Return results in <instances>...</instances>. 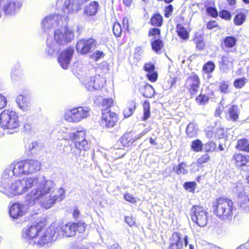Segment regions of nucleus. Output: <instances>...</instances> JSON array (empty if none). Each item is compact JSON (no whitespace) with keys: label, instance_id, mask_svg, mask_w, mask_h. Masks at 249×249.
Segmentation results:
<instances>
[{"label":"nucleus","instance_id":"f257e3e1","mask_svg":"<svg viewBox=\"0 0 249 249\" xmlns=\"http://www.w3.org/2000/svg\"><path fill=\"white\" fill-rule=\"evenodd\" d=\"M8 186L7 181H5L0 186L1 190L8 197L21 195L34 187L28 192L25 197L26 204L33 206L36 202L40 199L42 206L46 209H49L56 201H60L65 197V191L60 187L58 190L57 195H52L55 187L53 180L47 179L44 176L25 178L21 181H18L13 184L10 189L6 188Z\"/></svg>","mask_w":249,"mask_h":249},{"label":"nucleus","instance_id":"f03ea898","mask_svg":"<svg viewBox=\"0 0 249 249\" xmlns=\"http://www.w3.org/2000/svg\"><path fill=\"white\" fill-rule=\"evenodd\" d=\"M73 30L68 26H59L55 29L53 40L48 38L46 41V53L50 56L55 55L59 51L60 46L71 42L74 38Z\"/></svg>","mask_w":249,"mask_h":249},{"label":"nucleus","instance_id":"7ed1b4c3","mask_svg":"<svg viewBox=\"0 0 249 249\" xmlns=\"http://www.w3.org/2000/svg\"><path fill=\"white\" fill-rule=\"evenodd\" d=\"M213 213L220 219L231 220L233 216V202L227 198L219 197L213 202Z\"/></svg>","mask_w":249,"mask_h":249},{"label":"nucleus","instance_id":"20e7f679","mask_svg":"<svg viewBox=\"0 0 249 249\" xmlns=\"http://www.w3.org/2000/svg\"><path fill=\"white\" fill-rule=\"evenodd\" d=\"M53 224L56 231V237L58 239L73 236L76 231L82 233L85 231L86 227V224L82 221L69 222L64 225L56 222L53 223Z\"/></svg>","mask_w":249,"mask_h":249},{"label":"nucleus","instance_id":"39448f33","mask_svg":"<svg viewBox=\"0 0 249 249\" xmlns=\"http://www.w3.org/2000/svg\"><path fill=\"white\" fill-rule=\"evenodd\" d=\"M1 127L5 129L14 130L20 125L18 113L11 109H5L0 114Z\"/></svg>","mask_w":249,"mask_h":249},{"label":"nucleus","instance_id":"423d86ee","mask_svg":"<svg viewBox=\"0 0 249 249\" xmlns=\"http://www.w3.org/2000/svg\"><path fill=\"white\" fill-rule=\"evenodd\" d=\"M58 239L56 237V231L53 223L49 227L43 230H40L37 238H35V244L39 247H43L51 244L52 242Z\"/></svg>","mask_w":249,"mask_h":249},{"label":"nucleus","instance_id":"0eeeda50","mask_svg":"<svg viewBox=\"0 0 249 249\" xmlns=\"http://www.w3.org/2000/svg\"><path fill=\"white\" fill-rule=\"evenodd\" d=\"M85 137V132L82 130L67 133L64 136V139L73 141L75 148L80 151H87L89 148V144Z\"/></svg>","mask_w":249,"mask_h":249},{"label":"nucleus","instance_id":"6e6552de","mask_svg":"<svg viewBox=\"0 0 249 249\" xmlns=\"http://www.w3.org/2000/svg\"><path fill=\"white\" fill-rule=\"evenodd\" d=\"M90 115V109L87 107H79L65 111L64 119L70 123H78Z\"/></svg>","mask_w":249,"mask_h":249},{"label":"nucleus","instance_id":"1a4fd4ad","mask_svg":"<svg viewBox=\"0 0 249 249\" xmlns=\"http://www.w3.org/2000/svg\"><path fill=\"white\" fill-rule=\"evenodd\" d=\"M208 212L202 206L195 205L192 207L190 215L192 221L200 227H205L208 222Z\"/></svg>","mask_w":249,"mask_h":249},{"label":"nucleus","instance_id":"9d476101","mask_svg":"<svg viewBox=\"0 0 249 249\" xmlns=\"http://www.w3.org/2000/svg\"><path fill=\"white\" fill-rule=\"evenodd\" d=\"M44 226L43 223H38L36 225L24 228L22 231V238L31 244H35V238H37L40 230Z\"/></svg>","mask_w":249,"mask_h":249},{"label":"nucleus","instance_id":"9b49d317","mask_svg":"<svg viewBox=\"0 0 249 249\" xmlns=\"http://www.w3.org/2000/svg\"><path fill=\"white\" fill-rule=\"evenodd\" d=\"M96 45L97 41L93 38L82 39L77 41L76 49L81 54H86L94 50Z\"/></svg>","mask_w":249,"mask_h":249},{"label":"nucleus","instance_id":"f8f14e48","mask_svg":"<svg viewBox=\"0 0 249 249\" xmlns=\"http://www.w3.org/2000/svg\"><path fill=\"white\" fill-rule=\"evenodd\" d=\"M61 16L58 14L51 15L46 17L41 22V28L45 32L51 29L62 25Z\"/></svg>","mask_w":249,"mask_h":249},{"label":"nucleus","instance_id":"ddd939ff","mask_svg":"<svg viewBox=\"0 0 249 249\" xmlns=\"http://www.w3.org/2000/svg\"><path fill=\"white\" fill-rule=\"evenodd\" d=\"M0 4L2 6V10L7 16H14L19 11L21 4L15 0H0Z\"/></svg>","mask_w":249,"mask_h":249},{"label":"nucleus","instance_id":"4468645a","mask_svg":"<svg viewBox=\"0 0 249 249\" xmlns=\"http://www.w3.org/2000/svg\"><path fill=\"white\" fill-rule=\"evenodd\" d=\"M105 83V79L100 75H96L83 81V84L89 90H99L103 87Z\"/></svg>","mask_w":249,"mask_h":249},{"label":"nucleus","instance_id":"2eb2a0df","mask_svg":"<svg viewBox=\"0 0 249 249\" xmlns=\"http://www.w3.org/2000/svg\"><path fill=\"white\" fill-rule=\"evenodd\" d=\"M183 242L185 247L188 244V237L185 235L183 238L182 235L178 232H174L169 239V245L168 249H181L183 246Z\"/></svg>","mask_w":249,"mask_h":249},{"label":"nucleus","instance_id":"dca6fc26","mask_svg":"<svg viewBox=\"0 0 249 249\" xmlns=\"http://www.w3.org/2000/svg\"><path fill=\"white\" fill-rule=\"evenodd\" d=\"M101 125L107 128H112L116 124L118 121L116 113L111 112L108 109H102Z\"/></svg>","mask_w":249,"mask_h":249},{"label":"nucleus","instance_id":"f3484780","mask_svg":"<svg viewBox=\"0 0 249 249\" xmlns=\"http://www.w3.org/2000/svg\"><path fill=\"white\" fill-rule=\"evenodd\" d=\"M235 192L238 194L239 196V204L240 208L245 212H249V197L245 195L243 190L242 182H237L235 183Z\"/></svg>","mask_w":249,"mask_h":249},{"label":"nucleus","instance_id":"a211bd4d","mask_svg":"<svg viewBox=\"0 0 249 249\" xmlns=\"http://www.w3.org/2000/svg\"><path fill=\"white\" fill-rule=\"evenodd\" d=\"M200 81L196 74H193L188 76L186 80L184 87L188 90L191 95H195L199 90Z\"/></svg>","mask_w":249,"mask_h":249},{"label":"nucleus","instance_id":"6ab92c4d","mask_svg":"<svg viewBox=\"0 0 249 249\" xmlns=\"http://www.w3.org/2000/svg\"><path fill=\"white\" fill-rule=\"evenodd\" d=\"M74 53V49L69 47L62 52L58 57V61L63 69H67Z\"/></svg>","mask_w":249,"mask_h":249},{"label":"nucleus","instance_id":"aec40b11","mask_svg":"<svg viewBox=\"0 0 249 249\" xmlns=\"http://www.w3.org/2000/svg\"><path fill=\"white\" fill-rule=\"evenodd\" d=\"M27 211L26 205L15 202L11 206L9 210V213L11 217L14 219H17L23 216Z\"/></svg>","mask_w":249,"mask_h":249},{"label":"nucleus","instance_id":"412c9836","mask_svg":"<svg viewBox=\"0 0 249 249\" xmlns=\"http://www.w3.org/2000/svg\"><path fill=\"white\" fill-rule=\"evenodd\" d=\"M80 8V5L76 0H66L64 2L62 10L64 15H69L75 13Z\"/></svg>","mask_w":249,"mask_h":249},{"label":"nucleus","instance_id":"4be33fe9","mask_svg":"<svg viewBox=\"0 0 249 249\" xmlns=\"http://www.w3.org/2000/svg\"><path fill=\"white\" fill-rule=\"evenodd\" d=\"M16 102L18 108L22 111L25 112L30 109L31 105L30 101L22 94L17 97Z\"/></svg>","mask_w":249,"mask_h":249},{"label":"nucleus","instance_id":"5701e85b","mask_svg":"<svg viewBox=\"0 0 249 249\" xmlns=\"http://www.w3.org/2000/svg\"><path fill=\"white\" fill-rule=\"evenodd\" d=\"M99 7V3L97 1H91L85 6L84 14L89 16H95L98 11Z\"/></svg>","mask_w":249,"mask_h":249},{"label":"nucleus","instance_id":"b1692460","mask_svg":"<svg viewBox=\"0 0 249 249\" xmlns=\"http://www.w3.org/2000/svg\"><path fill=\"white\" fill-rule=\"evenodd\" d=\"M233 59L229 54L223 56L221 60L219 61L220 68L222 69H228L231 67Z\"/></svg>","mask_w":249,"mask_h":249},{"label":"nucleus","instance_id":"393cba45","mask_svg":"<svg viewBox=\"0 0 249 249\" xmlns=\"http://www.w3.org/2000/svg\"><path fill=\"white\" fill-rule=\"evenodd\" d=\"M121 142L122 145L125 147H128L134 142L133 139V135L131 133L124 134L121 138Z\"/></svg>","mask_w":249,"mask_h":249},{"label":"nucleus","instance_id":"a878e982","mask_svg":"<svg viewBox=\"0 0 249 249\" xmlns=\"http://www.w3.org/2000/svg\"><path fill=\"white\" fill-rule=\"evenodd\" d=\"M197 130V124L194 123H191L187 125L186 132L189 137L192 138L196 135Z\"/></svg>","mask_w":249,"mask_h":249},{"label":"nucleus","instance_id":"bb28decb","mask_svg":"<svg viewBox=\"0 0 249 249\" xmlns=\"http://www.w3.org/2000/svg\"><path fill=\"white\" fill-rule=\"evenodd\" d=\"M236 147L240 151L249 152V142L245 138L239 140Z\"/></svg>","mask_w":249,"mask_h":249},{"label":"nucleus","instance_id":"cd10ccee","mask_svg":"<svg viewBox=\"0 0 249 249\" xmlns=\"http://www.w3.org/2000/svg\"><path fill=\"white\" fill-rule=\"evenodd\" d=\"M228 112L230 119L233 121H236L239 113L238 107L234 105L230 106Z\"/></svg>","mask_w":249,"mask_h":249},{"label":"nucleus","instance_id":"c85d7f7f","mask_svg":"<svg viewBox=\"0 0 249 249\" xmlns=\"http://www.w3.org/2000/svg\"><path fill=\"white\" fill-rule=\"evenodd\" d=\"M174 170L178 175L186 174L188 173L187 166L186 164L182 162L177 166L174 167Z\"/></svg>","mask_w":249,"mask_h":249},{"label":"nucleus","instance_id":"c756f323","mask_svg":"<svg viewBox=\"0 0 249 249\" xmlns=\"http://www.w3.org/2000/svg\"><path fill=\"white\" fill-rule=\"evenodd\" d=\"M236 41L237 40L235 37L229 36L224 38L223 43L226 48H232L236 45Z\"/></svg>","mask_w":249,"mask_h":249},{"label":"nucleus","instance_id":"7c9ffc66","mask_svg":"<svg viewBox=\"0 0 249 249\" xmlns=\"http://www.w3.org/2000/svg\"><path fill=\"white\" fill-rule=\"evenodd\" d=\"M176 29L178 34L180 38L184 40L188 38L189 34L182 25L178 24Z\"/></svg>","mask_w":249,"mask_h":249},{"label":"nucleus","instance_id":"2f4dec72","mask_svg":"<svg viewBox=\"0 0 249 249\" xmlns=\"http://www.w3.org/2000/svg\"><path fill=\"white\" fill-rule=\"evenodd\" d=\"M144 91L142 95L146 98H151L155 94V90L153 87L149 84H145L144 86Z\"/></svg>","mask_w":249,"mask_h":249},{"label":"nucleus","instance_id":"473e14b6","mask_svg":"<svg viewBox=\"0 0 249 249\" xmlns=\"http://www.w3.org/2000/svg\"><path fill=\"white\" fill-rule=\"evenodd\" d=\"M203 147V144L202 142L198 139L193 141L191 145V149L196 152L202 151Z\"/></svg>","mask_w":249,"mask_h":249},{"label":"nucleus","instance_id":"72a5a7b5","mask_svg":"<svg viewBox=\"0 0 249 249\" xmlns=\"http://www.w3.org/2000/svg\"><path fill=\"white\" fill-rule=\"evenodd\" d=\"M162 21V17L159 14H154L150 19L151 24L155 26H160Z\"/></svg>","mask_w":249,"mask_h":249},{"label":"nucleus","instance_id":"f704fd0d","mask_svg":"<svg viewBox=\"0 0 249 249\" xmlns=\"http://www.w3.org/2000/svg\"><path fill=\"white\" fill-rule=\"evenodd\" d=\"M194 40L196 44V47L198 50H202L204 49L205 44L202 36L200 35L196 36L194 38Z\"/></svg>","mask_w":249,"mask_h":249},{"label":"nucleus","instance_id":"c9c22d12","mask_svg":"<svg viewBox=\"0 0 249 249\" xmlns=\"http://www.w3.org/2000/svg\"><path fill=\"white\" fill-rule=\"evenodd\" d=\"M246 16L244 13L237 14L234 18L233 21L236 25H241L245 21Z\"/></svg>","mask_w":249,"mask_h":249},{"label":"nucleus","instance_id":"e433bc0d","mask_svg":"<svg viewBox=\"0 0 249 249\" xmlns=\"http://www.w3.org/2000/svg\"><path fill=\"white\" fill-rule=\"evenodd\" d=\"M163 45L162 41L160 39H157L153 41H151L152 48L154 51L156 52H158L163 47Z\"/></svg>","mask_w":249,"mask_h":249},{"label":"nucleus","instance_id":"4c0bfd02","mask_svg":"<svg viewBox=\"0 0 249 249\" xmlns=\"http://www.w3.org/2000/svg\"><path fill=\"white\" fill-rule=\"evenodd\" d=\"M204 149L206 152H213L216 147V144L213 141H210L203 144Z\"/></svg>","mask_w":249,"mask_h":249},{"label":"nucleus","instance_id":"58836bf2","mask_svg":"<svg viewBox=\"0 0 249 249\" xmlns=\"http://www.w3.org/2000/svg\"><path fill=\"white\" fill-rule=\"evenodd\" d=\"M143 120H147L150 115V104L148 101H145L143 104Z\"/></svg>","mask_w":249,"mask_h":249},{"label":"nucleus","instance_id":"ea45409f","mask_svg":"<svg viewBox=\"0 0 249 249\" xmlns=\"http://www.w3.org/2000/svg\"><path fill=\"white\" fill-rule=\"evenodd\" d=\"M247 80L245 77L236 79L233 82V86L236 89H241L247 83Z\"/></svg>","mask_w":249,"mask_h":249},{"label":"nucleus","instance_id":"a19ab883","mask_svg":"<svg viewBox=\"0 0 249 249\" xmlns=\"http://www.w3.org/2000/svg\"><path fill=\"white\" fill-rule=\"evenodd\" d=\"M215 69V65L212 61L205 63L202 68V72L212 73Z\"/></svg>","mask_w":249,"mask_h":249},{"label":"nucleus","instance_id":"79ce46f5","mask_svg":"<svg viewBox=\"0 0 249 249\" xmlns=\"http://www.w3.org/2000/svg\"><path fill=\"white\" fill-rule=\"evenodd\" d=\"M113 32L116 36L119 37L121 36L122 32V28L119 22H116L114 23Z\"/></svg>","mask_w":249,"mask_h":249},{"label":"nucleus","instance_id":"37998d69","mask_svg":"<svg viewBox=\"0 0 249 249\" xmlns=\"http://www.w3.org/2000/svg\"><path fill=\"white\" fill-rule=\"evenodd\" d=\"M196 100L199 105H204L208 103L209 97L205 94H200L196 97Z\"/></svg>","mask_w":249,"mask_h":249},{"label":"nucleus","instance_id":"c03bdc74","mask_svg":"<svg viewBox=\"0 0 249 249\" xmlns=\"http://www.w3.org/2000/svg\"><path fill=\"white\" fill-rule=\"evenodd\" d=\"M196 182H186L184 184V187L190 192H194L196 187Z\"/></svg>","mask_w":249,"mask_h":249},{"label":"nucleus","instance_id":"a18cd8bd","mask_svg":"<svg viewBox=\"0 0 249 249\" xmlns=\"http://www.w3.org/2000/svg\"><path fill=\"white\" fill-rule=\"evenodd\" d=\"M219 89L220 91L224 93H228L230 92L229 89V83L227 81H223L220 83L219 85Z\"/></svg>","mask_w":249,"mask_h":249},{"label":"nucleus","instance_id":"49530a36","mask_svg":"<svg viewBox=\"0 0 249 249\" xmlns=\"http://www.w3.org/2000/svg\"><path fill=\"white\" fill-rule=\"evenodd\" d=\"M113 104V100L111 98H108L104 99L102 102V106L104 107L103 109H108L109 110V108L112 106Z\"/></svg>","mask_w":249,"mask_h":249},{"label":"nucleus","instance_id":"de8ad7c7","mask_svg":"<svg viewBox=\"0 0 249 249\" xmlns=\"http://www.w3.org/2000/svg\"><path fill=\"white\" fill-rule=\"evenodd\" d=\"M104 54L103 52L97 51L90 55V58L94 61H97L101 58L103 57Z\"/></svg>","mask_w":249,"mask_h":249},{"label":"nucleus","instance_id":"09e8293b","mask_svg":"<svg viewBox=\"0 0 249 249\" xmlns=\"http://www.w3.org/2000/svg\"><path fill=\"white\" fill-rule=\"evenodd\" d=\"M245 156L241 154H235L233 157V160H235L236 165L237 166H240L242 164V161Z\"/></svg>","mask_w":249,"mask_h":249},{"label":"nucleus","instance_id":"8fccbe9b","mask_svg":"<svg viewBox=\"0 0 249 249\" xmlns=\"http://www.w3.org/2000/svg\"><path fill=\"white\" fill-rule=\"evenodd\" d=\"M206 12L208 15L213 18H216L218 16V11L216 8L213 7H208L206 9Z\"/></svg>","mask_w":249,"mask_h":249},{"label":"nucleus","instance_id":"3c124183","mask_svg":"<svg viewBox=\"0 0 249 249\" xmlns=\"http://www.w3.org/2000/svg\"><path fill=\"white\" fill-rule=\"evenodd\" d=\"M210 160V156L208 154H205L199 158L197 161L198 164L201 165L207 162Z\"/></svg>","mask_w":249,"mask_h":249},{"label":"nucleus","instance_id":"603ef678","mask_svg":"<svg viewBox=\"0 0 249 249\" xmlns=\"http://www.w3.org/2000/svg\"><path fill=\"white\" fill-rule=\"evenodd\" d=\"M219 16L222 18L226 20H230L231 17V13L228 11L225 10L219 12Z\"/></svg>","mask_w":249,"mask_h":249},{"label":"nucleus","instance_id":"864d4df0","mask_svg":"<svg viewBox=\"0 0 249 249\" xmlns=\"http://www.w3.org/2000/svg\"><path fill=\"white\" fill-rule=\"evenodd\" d=\"M148 79L151 82H155L158 78V73L155 71L147 73L146 74Z\"/></svg>","mask_w":249,"mask_h":249},{"label":"nucleus","instance_id":"5fc2aeb1","mask_svg":"<svg viewBox=\"0 0 249 249\" xmlns=\"http://www.w3.org/2000/svg\"><path fill=\"white\" fill-rule=\"evenodd\" d=\"M173 7L172 5L170 4L166 6L164 9V16L166 18L170 17L173 13Z\"/></svg>","mask_w":249,"mask_h":249},{"label":"nucleus","instance_id":"6e6d98bb","mask_svg":"<svg viewBox=\"0 0 249 249\" xmlns=\"http://www.w3.org/2000/svg\"><path fill=\"white\" fill-rule=\"evenodd\" d=\"M143 68L145 71L149 73L155 71V67L154 64L149 63L145 64Z\"/></svg>","mask_w":249,"mask_h":249},{"label":"nucleus","instance_id":"4d7b16f0","mask_svg":"<svg viewBox=\"0 0 249 249\" xmlns=\"http://www.w3.org/2000/svg\"><path fill=\"white\" fill-rule=\"evenodd\" d=\"M124 219L126 223L130 227H132L135 224V219L132 216H125Z\"/></svg>","mask_w":249,"mask_h":249},{"label":"nucleus","instance_id":"13d9d810","mask_svg":"<svg viewBox=\"0 0 249 249\" xmlns=\"http://www.w3.org/2000/svg\"><path fill=\"white\" fill-rule=\"evenodd\" d=\"M135 108V106L133 107L126 108L124 111V116L125 118L129 117L132 113Z\"/></svg>","mask_w":249,"mask_h":249},{"label":"nucleus","instance_id":"bf43d9fd","mask_svg":"<svg viewBox=\"0 0 249 249\" xmlns=\"http://www.w3.org/2000/svg\"><path fill=\"white\" fill-rule=\"evenodd\" d=\"M23 130L24 132L27 133H31L34 131V129L32 126V124L30 123H25L23 126Z\"/></svg>","mask_w":249,"mask_h":249},{"label":"nucleus","instance_id":"052dcab7","mask_svg":"<svg viewBox=\"0 0 249 249\" xmlns=\"http://www.w3.org/2000/svg\"><path fill=\"white\" fill-rule=\"evenodd\" d=\"M124 198L127 201L134 203L136 202V200L133 197V195L130 194L126 193L124 195Z\"/></svg>","mask_w":249,"mask_h":249},{"label":"nucleus","instance_id":"680f3d73","mask_svg":"<svg viewBox=\"0 0 249 249\" xmlns=\"http://www.w3.org/2000/svg\"><path fill=\"white\" fill-rule=\"evenodd\" d=\"M7 103L6 97L0 94V109L4 108L6 106Z\"/></svg>","mask_w":249,"mask_h":249},{"label":"nucleus","instance_id":"e2e57ef3","mask_svg":"<svg viewBox=\"0 0 249 249\" xmlns=\"http://www.w3.org/2000/svg\"><path fill=\"white\" fill-rule=\"evenodd\" d=\"M160 31L159 29L154 28L151 30H150L148 34L149 36H154L156 35H160Z\"/></svg>","mask_w":249,"mask_h":249},{"label":"nucleus","instance_id":"0e129e2a","mask_svg":"<svg viewBox=\"0 0 249 249\" xmlns=\"http://www.w3.org/2000/svg\"><path fill=\"white\" fill-rule=\"evenodd\" d=\"M147 132L148 131L146 129H144L140 134H138L135 136H133L134 141L135 142V141L140 139L142 137L145 135Z\"/></svg>","mask_w":249,"mask_h":249},{"label":"nucleus","instance_id":"69168bd1","mask_svg":"<svg viewBox=\"0 0 249 249\" xmlns=\"http://www.w3.org/2000/svg\"><path fill=\"white\" fill-rule=\"evenodd\" d=\"M248 157H249V155L245 156L244 157V159H243L241 165L240 166L242 170L245 171L247 170V168L246 167V165L248 160Z\"/></svg>","mask_w":249,"mask_h":249},{"label":"nucleus","instance_id":"338daca9","mask_svg":"<svg viewBox=\"0 0 249 249\" xmlns=\"http://www.w3.org/2000/svg\"><path fill=\"white\" fill-rule=\"evenodd\" d=\"M123 28L124 30H128L129 28L128 19L126 17H124L123 20Z\"/></svg>","mask_w":249,"mask_h":249},{"label":"nucleus","instance_id":"774afa93","mask_svg":"<svg viewBox=\"0 0 249 249\" xmlns=\"http://www.w3.org/2000/svg\"><path fill=\"white\" fill-rule=\"evenodd\" d=\"M217 26V23L215 21H210L207 24V27L209 29H212Z\"/></svg>","mask_w":249,"mask_h":249}]
</instances>
